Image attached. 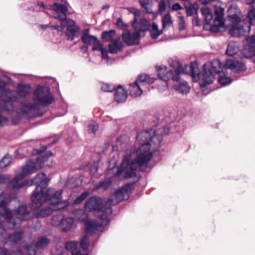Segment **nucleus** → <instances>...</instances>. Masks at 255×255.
<instances>
[{
	"label": "nucleus",
	"mask_w": 255,
	"mask_h": 255,
	"mask_svg": "<svg viewBox=\"0 0 255 255\" xmlns=\"http://www.w3.org/2000/svg\"><path fill=\"white\" fill-rule=\"evenodd\" d=\"M6 221L7 226L9 229H16L20 225V219L14 218L11 212L5 209L3 213L0 212V228L2 227V224Z\"/></svg>",
	"instance_id": "obj_12"
},
{
	"label": "nucleus",
	"mask_w": 255,
	"mask_h": 255,
	"mask_svg": "<svg viewBox=\"0 0 255 255\" xmlns=\"http://www.w3.org/2000/svg\"><path fill=\"white\" fill-rule=\"evenodd\" d=\"M127 92L120 85L115 90L114 94L115 100L118 103H122L127 99Z\"/></svg>",
	"instance_id": "obj_24"
},
{
	"label": "nucleus",
	"mask_w": 255,
	"mask_h": 255,
	"mask_svg": "<svg viewBox=\"0 0 255 255\" xmlns=\"http://www.w3.org/2000/svg\"><path fill=\"white\" fill-rule=\"evenodd\" d=\"M78 243L76 241H69L65 243V248L66 250H69L71 252L75 249L77 248Z\"/></svg>",
	"instance_id": "obj_48"
},
{
	"label": "nucleus",
	"mask_w": 255,
	"mask_h": 255,
	"mask_svg": "<svg viewBox=\"0 0 255 255\" xmlns=\"http://www.w3.org/2000/svg\"><path fill=\"white\" fill-rule=\"evenodd\" d=\"M71 255H87L86 254H82L79 249H75L72 251Z\"/></svg>",
	"instance_id": "obj_61"
},
{
	"label": "nucleus",
	"mask_w": 255,
	"mask_h": 255,
	"mask_svg": "<svg viewBox=\"0 0 255 255\" xmlns=\"http://www.w3.org/2000/svg\"><path fill=\"white\" fill-rule=\"evenodd\" d=\"M255 52V50L252 48H244L242 51V54L243 57L251 59Z\"/></svg>",
	"instance_id": "obj_44"
},
{
	"label": "nucleus",
	"mask_w": 255,
	"mask_h": 255,
	"mask_svg": "<svg viewBox=\"0 0 255 255\" xmlns=\"http://www.w3.org/2000/svg\"><path fill=\"white\" fill-rule=\"evenodd\" d=\"M80 246L84 251H87L89 248V240L87 236L85 235L81 239Z\"/></svg>",
	"instance_id": "obj_43"
},
{
	"label": "nucleus",
	"mask_w": 255,
	"mask_h": 255,
	"mask_svg": "<svg viewBox=\"0 0 255 255\" xmlns=\"http://www.w3.org/2000/svg\"><path fill=\"white\" fill-rule=\"evenodd\" d=\"M108 47L109 52L114 54L123 50V45L120 39L117 38L113 40L111 44L108 45Z\"/></svg>",
	"instance_id": "obj_22"
},
{
	"label": "nucleus",
	"mask_w": 255,
	"mask_h": 255,
	"mask_svg": "<svg viewBox=\"0 0 255 255\" xmlns=\"http://www.w3.org/2000/svg\"><path fill=\"white\" fill-rule=\"evenodd\" d=\"M89 195V192L88 191L83 192L74 200V204L77 205L81 204L88 196Z\"/></svg>",
	"instance_id": "obj_46"
},
{
	"label": "nucleus",
	"mask_w": 255,
	"mask_h": 255,
	"mask_svg": "<svg viewBox=\"0 0 255 255\" xmlns=\"http://www.w3.org/2000/svg\"><path fill=\"white\" fill-rule=\"evenodd\" d=\"M7 121V119L0 115V126H2L5 124Z\"/></svg>",
	"instance_id": "obj_63"
},
{
	"label": "nucleus",
	"mask_w": 255,
	"mask_h": 255,
	"mask_svg": "<svg viewBox=\"0 0 255 255\" xmlns=\"http://www.w3.org/2000/svg\"><path fill=\"white\" fill-rule=\"evenodd\" d=\"M69 205V202L67 200L59 201L57 203L55 204V206L54 207L55 210H59L63 209Z\"/></svg>",
	"instance_id": "obj_47"
},
{
	"label": "nucleus",
	"mask_w": 255,
	"mask_h": 255,
	"mask_svg": "<svg viewBox=\"0 0 255 255\" xmlns=\"http://www.w3.org/2000/svg\"><path fill=\"white\" fill-rule=\"evenodd\" d=\"M113 200L108 199L103 202L101 198L98 196L90 197L85 203L84 208L87 212L97 211L98 217L104 221H109V217L113 213Z\"/></svg>",
	"instance_id": "obj_5"
},
{
	"label": "nucleus",
	"mask_w": 255,
	"mask_h": 255,
	"mask_svg": "<svg viewBox=\"0 0 255 255\" xmlns=\"http://www.w3.org/2000/svg\"><path fill=\"white\" fill-rule=\"evenodd\" d=\"M224 67L225 69H229L238 73L244 72L247 68L244 62L232 59H227L224 65Z\"/></svg>",
	"instance_id": "obj_15"
},
{
	"label": "nucleus",
	"mask_w": 255,
	"mask_h": 255,
	"mask_svg": "<svg viewBox=\"0 0 255 255\" xmlns=\"http://www.w3.org/2000/svg\"><path fill=\"white\" fill-rule=\"evenodd\" d=\"M49 179L44 173H38L34 178L31 180V184L36 186L34 193L31 195L30 200L32 206L34 208L40 207L43 203L49 202L51 205H54L61 199L62 190L55 191L54 189H46L48 185Z\"/></svg>",
	"instance_id": "obj_1"
},
{
	"label": "nucleus",
	"mask_w": 255,
	"mask_h": 255,
	"mask_svg": "<svg viewBox=\"0 0 255 255\" xmlns=\"http://www.w3.org/2000/svg\"><path fill=\"white\" fill-rule=\"evenodd\" d=\"M64 216L62 214H58L53 216L51 220V224L54 226H60Z\"/></svg>",
	"instance_id": "obj_39"
},
{
	"label": "nucleus",
	"mask_w": 255,
	"mask_h": 255,
	"mask_svg": "<svg viewBox=\"0 0 255 255\" xmlns=\"http://www.w3.org/2000/svg\"><path fill=\"white\" fill-rule=\"evenodd\" d=\"M172 9L173 10L177 11L178 10H180L182 9V6L179 3H175L173 4L172 6Z\"/></svg>",
	"instance_id": "obj_62"
},
{
	"label": "nucleus",
	"mask_w": 255,
	"mask_h": 255,
	"mask_svg": "<svg viewBox=\"0 0 255 255\" xmlns=\"http://www.w3.org/2000/svg\"><path fill=\"white\" fill-rule=\"evenodd\" d=\"M101 52L102 58L105 59H108L109 58L108 55V51L104 47L100 50Z\"/></svg>",
	"instance_id": "obj_60"
},
{
	"label": "nucleus",
	"mask_w": 255,
	"mask_h": 255,
	"mask_svg": "<svg viewBox=\"0 0 255 255\" xmlns=\"http://www.w3.org/2000/svg\"><path fill=\"white\" fill-rule=\"evenodd\" d=\"M163 30L162 29L159 30L157 24L153 22L151 29L149 30L150 37L153 39H156L162 33Z\"/></svg>",
	"instance_id": "obj_34"
},
{
	"label": "nucleus",
	"mask_w": 255,
	"mask_h": 255,
	"mask_svg": "<svg viewBox=\"0 0 255 255\" xmlns=\"http://www.w3.org/2000/svg\"><path fill=\"white\" fill-rule=\"evenodd\" d=\"M92 44L93 45L92 48L93 51H100L103 48V45L101 43L100 40L97 38Z\"/></svg>",
	"instance_id": "obj_53"
},
{
	"label": "nucleus",
	"mask_w": 255,
	"mask_h": 255,
	"mask_svg": "<svg viewBox=\"0 0 255 255\" xmlns=\"http://www.w3.org/2000/svg\"><path fill=\"white\" fill-rule=\"evenodd\" d=\"M185 7L187 16H190L194 14H197L198 9V4L196 2L193 3H188L185 4Z\"/></svg>",
	"instance_id": "obj_31"
},
{
	"label": "nucleus",
	"mask_w": 255,
	"mask_h": 255,
	"mask_svg": "<svg viewBox=\"0 0 255 255\" xmlns=\"http://www.w3.org/2000/svg\"><path fill=\"white\" fill-rule=\"evenodd\" d=\"M50 241L46 237H41L38 239L35 243V246L37 249H44L49 244Z\"/></svg>",
	"instance_id": "obj_36"
},
{
	"label": "nucleus",
	"mask_w": 255,
	"mask_h": 255,
	"mask_svg": "<svg viewBox=\"0 0 255 255\" xmlns=\"http://www.w3.org/2000/svg\"><path fill=\"white\" fill-rule=\"evenodd\" d=\"M67 23L69 24V26L66 30L65 35L67 40L73 41L76 33L79 32L80 27L76 25L75 22L71 19H68Z\"/></svg>",
	"instance_id": "obj_19"
},
{
	"label": "nucleus",
	"mask_w": 255,
	"mask_h": 255,
	"mask_svg": "<svg viewBox=\"0 0 255 255\" xmlns=\"http://www.w3.org/2000/svg\"><path fill=\"white\" fill-rule=\"evenodd\" d=\"M228 19L230 22H241L244 19L240 9L236 4L230 5L228 8Z\"/></svg>",
	"instance_id": "obj_16"
},
{
	"label": "nucleus",
	"mask_w": 255,
	"mask_h": 255,
	"mask_svg": "<svg viewBox=\"0 0 255 255\" xmlns=\"http://www.w3.org/2000/svg\"><path fill=\"white\" fill-rule=\"evenodd\" d=\"M201 12L204 17L206 25H210L209 29L213 32H218L220 28L224 25V8L221 6L215 7V17L213 19V15L212 9L210 8L201 9Z\"/></svg>",
	"instance_id": "obj_6"
},
{
	"label": "nucleus",
	"mask_w": 255,
	"mask_h": 255,
	"mask_svg": "<svg viewBox=\"0 0 255 255\" xmlns=\"http://www.w3.org/2000/svg\"><path fill=\"white\" fill-rule=\"evenodd\" d=\"M219 82L222 85L226 86L230 84L231 83L232 80L229 77H220L219 79Z\"/></svg>",
	"instance_id": "obj_55"
},
{
	"label": "nucleus",
	"mask_w": 255,
	"mask_h": 255,
	"mask_svg": "<svg viewBox=\"0 0 255 255\" xmlns=\"http://www.w3.org/2000/svg\"><path fill=\"white\" fill-rule=\"evenodd\" d=\"M249 25H247L250 30L251 29V25H255V10H250L248 14Z\"/></svg>",
	"instance_id": "obj_41"
},
{
	"label": "nucleus",
	"mask_w": 255,
	"mask_h": 255,
	"mask_svg": "<svg viewBox=\"0 0 255 255\" xmlns=\"http://www.w3.org/2000/svg\"><path fill=\"white\" fill-rule=\"evenodd\" d=\"M89 32V29H85L83 31L81 36V40L84 43L91 45L94 41H95V40H96L97 37L95 36L90 35Z\"/></svg>",
	"instance_id": "obj_28"
},
{
	"label": "nucleus",
	"mask_w": 255,
	"mask_h": 255,
	"mask_svg": "<svg viewBox=\"0 0 255 255\" xmlns=\"http://www.w3.org/2000/svg\"><path fill=\"white\" fill-rule=\"evenodd\" d=\"M178 82H179L178 85H175L174 86V89L176 91L182 94H187L189 92L190 87L186 81H180V79Z\"/></svg>",
	"instance_id": "obj_25"
},
{
	"label": "nucleus",
	"mask_w": 255,
	"mask_h": 255,
	"mask_svg": "<svg viewBox=\"0 0 255 255\" xmlns=\"http://www.w3.org/2000/svg\"><path fill=\"white\" fill-rule=\"evenodd\" d=\"M112 183V180L110 179H106L104 181L100 182L98 189L102 188L104 190H107L111 186Z\"/></svg>",
	"instance_id": "obj_50"
},
{
	"label": "nucleus",
	"mask_w": 255,
	"mask_h": 255,
	"mask_svg": "<svg viewBox=\"0 0 255 255\" xmlns=\"http://www.w3.org/2000/svg\"><path fill=\"white\" fill-rule=\"evenodd\" d=\"M162 139V136L160 134H155L153 130V132L150 134L149 143L151 145L152 144L158 145L161 143Z\"/></svg>",
	"instance_id": "obj_37"
},
{
	"label": "nucleus",
	"mask_w": 255,
	"mask_h": 255,
	"mask_svg": "<svg viewBox=\"0 0 255 255\" xmlns=\"http://www.w3.org/2000/svg\"><path fill=\"white\" fill-rule=\"evenodd\" d=\"M102 226V224L97 221H89L86 224V230L87 233H95Z\"/></svg>",
	"instance_id": "obj_26"
},
{
	"label": "nucleus",
	"mask_w": 255,
	"mask_h": 255,
	"mask_svg": "<svg viewBox=\"0 0 255 255\" xmlns=\"http://www.w3.org/2000/svg\"><path fill=\"white\" fill-rule=\"evenodd\" d=\"M128 91L129 95L133 97L136 98L141 96L142 93V90L141 88L142 87L137 81H134L132 83L129 84Z\"/></svg>",
	"instance_id": "obj_23"
},
{
	"label": "nucleus",
	"mask_w": 255,
	"mask_h": 255,
	"mask_svg": "<svg viewBox=\"0 0 255 255\" xmlns=\"http://www.w3.org/2000/svg\"><path fill=\"white\" fill-rule=\"evenodd\" d=\"M131 154H127L124 157L123 162L121 166L117 167V171L114 174L117 176H120L125 171L124 177L128 179L132 177H137L136 170L138 168L139 171H144L148 167V165L140 166L136 161V157L133 160H131Z\"/></svg>",
	"instance_id": "obj_7"
},
{
	"label": "nucleus",
	"mask_w": 255,
	"mask_h": 255,
	"mask_svg": "<svg viewBox=\"0 0 255 255\" xmlns=\"http://www.w3.org/2000/svg\"><path fill=\"white\" fill-rule=\"evenodd\" d=\"M247 41L251 46L255 47V35H253L247 37Z\"/></svg>",
	"instance_id": "obj_58"
},
{
	"label": "nucleus",
	"mask_w": 255,
	"mask_h": 255,
	"mask_svg": "<svg viewBox=\"0 0 255 255\" xmlns=\"http://www.w3.org/2000/svg\"><path fill=\"white\" fill-rule=\"evenodd\" d=\"M31 91V87L29 85H19L17 89V94L21 98H25L28 95Z\"/></svg>",
	"instance_id": "obj_27"
},
{
	"label": "nucleus",
	"mask_w": 255,
	"mask_h": 255,
	"mask_svg": "<svg viewBox=\"0 0 255 255\" xmlns=\"http://www.w3.org/2000/svg\"><path fill=\"white\" fill-rule=\"evenodd\" d=\"M88 127L89 132L93 133H95L98 129V126L96 124L89 125Z\"/></svg>",
	"instance_id": "obj_57"
},
{
	"label": "nucleus",
	"mask_w": 255,
	"mask_h": 255,
	"mask_svg": "<svg viewBox=\"0 0 255 255\" xmlns=\"http://www.w3.org/2000/svg\"><path fill=\"white\" fill-rule=\"evenodd\" d=\"M61 3L55 2L50 5L51 9L54 12V17L58 19L62 25L66 20L67 15L69 14L68 3L66 0H60Z\"/></svg>",
	"instance_id": "obj_11"
},
{
	"label": "nucleus",
	"mask_w": 255,
	"mask_h": 255,
	"mask_svg": "<svg viewBox=\"0 0 255 255\" xmlns=\"http://www.w3.org/2000/svg\"><path fill=\"white\" fill-rule=\"evenodd\" d=\"M178 23L179 31H183L186 29V23L183 16L180 15L178 16Z\"/></svg>",
	"instance_id": "obj_52"
},
{
	"label": "nucleus",
	"mask_w": 255,
	"mask_h": 255,
	"mask_svg": "<svg viewBox=\"0 0 255 255\" xmlns=\"http://www.w3.org/2000/svg\"><path fill=\"white\" fill-rule=\"evenodd\" d=\"M174 63L177 65V68L174 71L168 70L166 67H160L158 68V76L162 80L167 82L170 79L174 81L178 82L180 79V74H190L193 78L196 76L199 77L198 64L196 62H192L189 65H185L184 68H182L181 64L178 61H174Z\"/></svg>",
	"instance_id": "obj_2"
},
{
	"label": "nucleus",
	"mask_w": 255,
	"mask_h": 255,
	"mask_svg": "<svg viewBox=\"0 0 255 255\" xmlns=\"http://www.w3.org/2000/svg\"><path fill=\"white\" fill-rule=\"evenodd\" d=\"M153 132L151 129L140 132L136 135V140L141 145L136 149L133 153L135 155L136 161L140 166H146L151 160L153 155L152 152H149L151 147L149 143L150 134Z\"/></svg>",
	"instance_id": "obj_3"
},
{
	"label": "nucleus",
	"mask_w": 255,
	"mask_h": 255,
	"mask_svg": "<svg viewBox=\"0 0 255 255\" xmlns=\"http://www.w3.org/2000/svg\"><path fill=\"white\" fill-rule=\"evenodd\" d=\"M25 177L21 173L16 175L14 178L10 180L8 184V188L11 189H19L28 184V181L24 179Z\"/></svg>",
	"instance_id": "obj_18"
},
{
	"label": "nucleus",
	"mask_w": 255,
	"mask_h": 255,
	"mask_svg": "<svg viewBox=\"0 0 255 255\" xmlns=\"http://www.w3.org/2000/svg\"><path fill=\"white\" fill-rule=\"evenodd\" d=\"M21 111L27 115L30 118L42 117L45 111L41 110V106L37 103H27L22 106Z\"/></svg>",
	"instance_id": "obj_13"
},
{
	"label": "nucleus",
	"mask_w": 255,
	"mask_h": 255,
	"mask_svg": "<svg viewBox=\"0 0 255 255\" xmlns=\"http://www.w3.org/2000/svg\"><path fill=\"white\" fill-rule=\"evenodd\" d=\"M0 111L10 114L13 111V106L11 100L15 98L14 91L6 89H2L0 92Z\"/></svg>",
	"instance_id": "obj_10"
},
{
	"label": "nucleus",
	"mask_w": 255,
	"mask_h": 255,
	"mask_svg": "<svg viewBox=\"0 0 255 255\" xmlns=\"http://www.w3.org/2000/svg\"><path fill=\"white\" fill-rule=\"evenodd\" d=\"M53 213V209L50 207H46L38 210L35 213L36 218H44L49 217Z\"/></svg>",
	"instance_id": "obj_33"
},
{
	"label": "nucleus",
	"mask_w": 255,
	"mask_h": 255,
	"mask_svg": "<svg viewBox=\"0 0 255 255\" xmlns=\"http://www.w3.org/2000/svg\"><path fill=\"white\" fill-rule=\"evenodd\" d=\"M134 188L133 183H129L123 186L119 190L116 191L114 193L116 201L113 200V204H117L124 200L125 196L128 197L131 193L132 190Z\"/></svg>",
	"instance_id": "obj_14"
},
{
	"label": "nucleus",
	"mask_w": 255,
	"mask_h": 255,
	"mask_svg": "<svg viewBox=\"0 0 255 255\" xmlns=\"http://www.w3.org/2000/svg\"><path fill=\"white\" fill-rule=\"evenodd\" d=\"M9 181H10V178H9V175H0V184L6 183L7 182H9Z\"/></svg>",
	"instance_id": "obj_59"
},
{
	"label": "nucleus",
	"mask_w": 255,
	"mask_h": 255,
	"mask_svg": "<svg viewBox=\"0 0 255 255\" xmlns=\"http://www.w3.org/2000/svg\"><path fill=\"white\" fill-rule=\"evenodd\" d=\"M135 81L142 87L145 84H149L154 82V79L151 78L148 75L140 74L138 75L137 79Z\"/></svg>",
	"instance_id": "obj_32"
},
{
	"label": "nucleus",
	"mask_w": 255,
	"mask_h": 255,
	"mask_svg": "<svg viewBox=\"0 0 255 255\" xmlns=\"http://www.w3.org/2000/svg\"><path fill=\"white\" fill-rule=\"evenodd\" d=\"M166 3L164 0H161L158 4V9L160 13L164 12L166 10Z\"/></svg>",
	"instance_id": "obj_56"
},
{
	"label": "nucleus",
	"mask_w": 255,
	"mask_h": 255,
	"mask_svg": "<svg viewBox=\"0 0 255 255\" xmlns=\"http://www.w3.org/2000/svg\"><path fill=\"white\" fill-rule=\"evenodd\" d=\"M239 51V46L236 42L231 41L228 44L226 54L229 56H234Z\"/></svg>",
	"instance_id": "obj_29"
},
{
	"label": "nucleus",
	"mask_w": 255,
	"mask_h": 255,
	"mask_svg": "<svg viewBox=\"0 0 255 255\" xmlns=\"http://www.w3.org/2000/svg\"><path fill=\"white\" fill-rule=\"evenodd\" d=\"M16 216L14 218H17L20 219V223L21 221H27L30 217L29 212L27 210V206L26 205H22L18 207L15 211Z\"/></svg>",
	"instance_id": "obj_21"
},
{
	"label": "nucleus",
	"mask_w": 255,
	"mask_h": 255,
	"mask_svg": "<svg viewBox=\"0 0 255 255\" xmlns=\"http://www.w3.org/2000/svg\"><path fill=\"white\" fill-rule=\"evenodd\" d=\"M140 12L136 10L134 12V18L133 19V27L135 31L131 34L128 31L123 32L122 37L124 41L128 46L137 45L141 37L144 36V32L149 29L150 24L149 22L145 18H140L138 20Z\"/></svg>",
	"instance_id": "obj_4"
},
{
	"label": "nucleus",
	"mask_w": 255,
	"mask_h": 255,
	"mask_svg": "<svg viewBox=\"0 0 255 255\" xmlns=\"http://www.w3.org/2000/svg\"><path fill=\"white\" fill-rule=\"evenodd\" d=\"M22 237V233L15 232L13 234H10L8 236L9 241L13 243H17L21 240Z\"/></svg>",
	"instance_id": "obj_40"
},
{
	"label": "nucleus",
	"mask_w": 255,
	"mask_h": 255,
	"mask_svg": "<svg viewBox=\"0 0 255 255\" xmlns=\"http://www.w3.org/2000/svg\"><path fill=\"white\" fill-rule=\"evenodd\" d=\"M116 89V86L112 84L103 83L101 86V90L106 92H112Z\"/></svg>",
	"instance_id": "obj_45"
},
{
	"label": "nucleus",
	"mask_w": 255,
	"mask_h": 255,
	"mask_svg": "<svg viewBox=\"0 0 255 255\" xmlns=\"http://www.w3.org/2000/svg\"><path fill=\"white\" fill-rule=\"evenodd\" d=\"M52 255H69V254L62 247H60L53 251Z\"/></svg>",
	"instance_id": "obj_54"
},
{
	"label": "nucleus",
	"mask_w": 255,
	"mask_h": 255,
	"mask_svg": "<svg viewBox=\"0 0 255 255\" xmlns=\"http://www.w3.org/2000/svg\"><path fill=\"white\" fill-rule=\"evenodd\" d=\"M33 100L41 106H47L54 102V97L51 95L49 88L39 86L36 88L33 93Z\"/></svg>",
	"instance_id": "obj_9"
},
{
	"label": "nucleus",
	"mask_w": 255,
	"mask_h": 255,
	"mask_svg": "<svg viewBox=\"0 0 255 255\" xmlns=\"http://www.w3.org/2000/svg\"><path fill=\"white\" fill-rule=\"evenodd\" d=\"M7 199L6 194L1 193L0 194V208L6 209L7 204Z\"/></svg>",
	"instance_id": "obj_51"
},
{
	"label": "nucleus",
	"mask_w": 255,
	"mask_h": 255,
	"mask_svg": "<svg viewBox=\"0 0 255 255\" xmlns=\"http://www.w3.org/2000/svg\"><path fill=\"white\" fill-rule=\"evenodd\" d=\"M210 68L207 64L203 65L204 72L200 76L199 74V77L197 76L195 78L201 79L202 83L200 86L203 88L207 85L212 84L215 80L214 73H220L223 72L224 66H222L220 61L217 59H214L210 62ZM198 73H199L198 72Z\"/></svg>",
	"instance_id": "obj_8"
},
{
	"label": "nucleus",
	"mask_w": 255,
	"mask_h": 255,
	"mask_svg": "<svg viewBox=\"0 0 255 255\" xmlns=\"http://www.w3.org/2000/svg\"><path fill=\"white\" fill-rule=\"evenodd\" d=\"M11 161V157L9 154H6L0 160V169H3L7 166Z\"/></svg>",
	"instance_id": "obj_42"
},
{
	"label": "nucleus",
	"mask_w": 255,
	"mask_h": 255,
	"mask_svg": "<svg viewBox=\"0 0 255 255\" xmlns=\"http://www.w3.org/2000/svg\"><path fill=\"white\" fill-rule=\"evenodd\" d=\"M115 33L114 30L104 31L102 34V38L105 41H110Z\"/></svg>",
	"instance_id": "obj_38"
},
{
	"label": "nucleus",
	"mask_w": 255,
	"mask_h": 255,
	"mask_svg": "<svg viewBox=\"0 0 255 255\" xmlns=\"http://www.w3.org/2000/svg\"><path fill=\"white\" fill-rule=\"evenodd\" d=\"M74 224V220L72 218H64L62 220L61 226L62 227L63 231L67 232L69 231L72 227Z\"/></svg>",
	"instance_id": "obj_35"
},
{
	"label": "nucleus",
	"mask_w": 255,
	"mask_h": 255,
	"mask_svg": "<svg viewBox=\"0 0 255 255\" xmlns=\"http://www.w3.org/2000/svg\"><path fill=\"white\" fill-rule=\"evenodd\" d=\"M193 24L195 26L200 25V20L198 17H194L192 20Z\"/></svg>",
	"instance_id": "obj_64"
},
{
	"label": "nucleus",
	"mask_w": 255,
	"mask_h": 255,
	"mask_svg": "<svg viewBox=\"0 0 255 255\" xmlns=\"http://www.w3.org/2000/svg\"><path fill=\"white\" fill-rule=\"evenodd\" d=\"M139 2L142 8H143L148 13H152L153 12L152 9L148 7L149 4V0H139Z\"/></svg>",
	"instance_id": "obj_49"
},
{
	"label": "nucleus",
	"mask_w": 255,
	"mask_h": 255,
	"mask_svg": "<svg viewBox=\"0 0 255 255\" xmlns=\"http://www.w3.org/2000/svg\"><path fill=\"white\" fill-rule=\"evenodd\" d=\"M162 30H166L173 26V20L169 13H167L163 15L161 19Z\"/></svg>",
	"instance_id": "obj_30"
},
{
	"label": "nucleus",
	"mask_w": 255,
	"mask_h": 255,
	"mask_svg": "<svg viewBox=\"0 0 255 255\" xmlns=\"http://www.w3.org/2000/svg\"><path fill=\"white\" fill-rule=\"evenodd\" d=\"M37 162L29 161L22 168L21 173L26 177L28 174H32L41 168Z\"/></svg>",
	"instance_id": "obj_20"
},
{
	"label": "nucleus",
	"mask_w": 255,
	"mask_h": 255,
	"mask_svg": "<svg viewBox=\"0 0 255 255\" xmlns=\"http://www.w3.org/2000/svg\"><path fill=\"white\" fill-rule=\"evenodd\" d=\"M245 19H243V22H231L229 26V33L233 37H240L243 35L246 31L245 26L242 24L244 23Z\"/></svg>",
	"instance_id": "obj_17"
}]
</instances>
